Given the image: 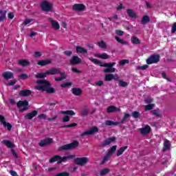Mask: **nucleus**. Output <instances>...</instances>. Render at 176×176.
I'll return each mask as SVG.
<instances>
[{"label": "nucleus", "instance_id": "1", "mask_svg": "<svg viewBox=\"0 0 176 176\" xmlns=\"http://www.w3.org/2000/svg\"><path fill=\"white\" fill-rule=\"evenodd\" d=\"M89 60L94 64H99L100 67H104L106 68L103 70L104 74H113L116 71V68L113 67L114 65H116V63L115 62L102 63L101 60L94 58H89Z\"/></svg>", "mask_w": 176, "mask_h": 176}, {"label": "nucleus", "instance_id": "2", "mask_svg": "<svg viewBox=\"0 0 176 176\" xmlns=\"http://www.w3.org/2000/svg\"><path fill=\"white\" fill-rule=\"evenodd\" d=\"M37 86L34 87L36 90H39L40 91H46L48 89V87H50L52 86V84L50 82L46 80H38L36 81Z\"/></svg>", "mask_w": 176, "mask_h": 176}, {"label": "nucleus", "instance_id": "3", "mask_svg": "<svg viewBox=\"0 0 176 176\" xmlns=\"http://www.w3.org/2000/svg\"><path fill=\"white\" fill-rule=\"evenodd\" d=\"M75 157L74 155H70L67 157H61L60 155H54L53 157L50 159V163H54L57 162L58 163H63V162H67L70 159H74Z\"/></svg>", "mask_w": 176, "mask_h": 176}, {"label": "nucleus", "instance_id": "4", "mask_svg": "<svg viewBox=\"0 0 176 176\" xmlns=\"http://www.w3.org/2000/svg\"><path fill=\"white\" fill-rule=\"evenodd\" d=\"M79 146V142L78 140H74L73 142L65 144L59 147L58 151H72L75 148Z\"/></svg>", "mask_w": 176, "mask_h": 176}, {"label": "nucleus", "instance_id": "5", "mask_svg": "<svg viewBox=\"0 0 176 176\" xmlns=\"http://www.w3.org/2000/svg\"><path fill=\"white\" fill-rule=\"evenodd\" d=\"M159 61H160V55L155 54L150 56L146 60L148 65H151V64H157Z\"/></svg>", "mask_w": 176, "mask_h": 176}, {"label": "nucleus", "instance_id": "6", "mask_svg": "<svg viewBox=\"0 0 176 176\" xmlns=\"http://www.w3.org/2000/svg\"><path fill=\"white\" fill-rule=\"evenodd\" d=\"M40 8L43 12H52L53 5H52L49 1L45 0L41 3Z\"/></svg>", "mask_w": 176, "mask_h": 176}, {"label": "nucleus", "instance_id": "7", "mask_svg": "<svg viewBox=\"0 0 176 176\" xmlns=\"http://www.w3.org/2000/svg\"><path fill=\"white\" fill-rule=\"evenodd\" d=\"M74 163L77 164V166L85 167V166L89 163V158L87 157H76L74 160Z\"/></svg>", "mask_w": 176, "mask_h": 176}, {"label": "nucleus", "instance_id": "8", "mask_svg": "<svg viewBox=\"0 0 176 176\" xmlns=\"http://www.w3.org/2000/svg\"><path fill=\"white\" fill-rule=\"evenodd\" d=\"M16 107L18 108H21V107H23V109H19V112H24L25 111H27V109H28V101L27 100H19L17 103H16Z\"/></svg>", "mask_w": 176, "mask_h": 176}, {"label": "nucleus", "instance_id": "9", "mask_svg": "<svg viewBox=\"0 0 176 176\" xmlns=\"http://www.w3.org/2000/svg\"><path fill=\"white\" fill-rule=\"evenodd\" d=\"M96 133H98V128L97 126H93L89 130L83 132L81 135L85 137V135H92V134H96Z\"/></svg>", "mask_w": 176, "mask_h": 176}, {"label": "nucleus", "instance_id": "10", "mask_svg": "<svg viewBox=\"0 0 176 176\" xmlns=\"http://www.w3.org/2000/svg\"><path fill=\"white\" fill-rule=\"evenodd\" d=\"M116 141V138L115 137H110L107 139L104 140L102 143L100 144V146H102L103 148L104 146H107V145H111V142H115Z\"/></svg>", "mask_w": 176, "mask_h": 176}, {"label": "nucleus", "instance_id": "11", "mask_svg": "<svg viewBox=\"0 0 176 176\" xmlns=\"http://www.w3.org/2000/svg\"><path fill=\"white\" fill-rule=\"evenodd\" d=\"M86 6L83 3H76L73 6V10L75 12H84Z\"/></svg>", "mask_w": 176, "mask_h": 176}, {"label": "nucleus", "instance_id": "12", "mask_svg": "<svg viewBox=\"0 0 176 176\" xmlns=\"http://www.w3.org/2000/svg\"><path fill=\"white\" fill-rule=\"evenodd\" d=\"M53 142V139L51 138H47L45 140H42L38 143L39 146H41V148H43L45 146H47V145H50Z\"/></svg>", "mask_w": 176, "mask_h": 176}, {"label": "nucleus", "instance_id": "13", "mask_svg": "<svg viewBox=\"0 0 176 176\" xmlns=\"http://www.w3.org/2000/svg\"><path fill=\"white\" fill-rule=\"evenodd\" d=\"M69 61L71 65H79L82 63V59L78 56H74Z\"/></svg>", "mask_w": 176, "mask_h": 176}, {"label": "nucleus", "instance_id": "14", "mask_svg": "<svg viewBox=\"0 0 176 176\" xmlns=\"http://www.w3.org/2000/svg\"><path fill=\"white\" fill-rule=\"evenodd\" d=\"M47 75H57L60 74V69L57 67H52L46 71Z\"/></svg>", "mask_w": 176, "mask_h": 176}, {"label": "nucleus", "instance_id": "15", "mask_svg": "<svg viewBox=\"0 0 176 176\" xmlns=\"http://www.w3.org/2000/svg\"><path fill=\"white\" fill-rule=\"evenodd\" d=\"M2 76L6 79V80H9V79H13V78H14V75L12 72H4L2 74Z\"/></svg>", "mask_w": 176, "mask_h": 176}, {"label": "nucleus", "instance_id": "16", "mask_svg": "<svg viewBox=\"0 0 176 176\" xmlns=\"http://www.w3.org/2000/svg\"><path fill=\"white\" fill-rule=\"evenodd\" d=\"M38 115V111L34 110L30 113H27L25 116V119H28L29 120H31L33 118H35Z\"/></svg>", "mask_w": 176, "mask_h": 176}, {"label": "nucleus", "instance_id": "17", "mask_svg": "<svg viewBox=\"0 0 176 176\" xmlns=\"http://www.w3.org/2000/svg\"><path fill=\"white\" fill-rule=\"evenodd\" d=\"M32 94V91H31V90L30 89H23L19 91V96L21 97H28L31 96Z\"/></svg>", "mask_w": 176, "mask_h": 176}, {"label": "nucleus", "instance_id": "18", "mask_svg": "<svg viewBox=\"0 0 176 176\" xmlns=\"http://www.w3.org/2000/svg\"><path fill=\"white\" fill-rule=\"evenodd\" d=\"M50 64H52V60L50 59L40 60L37 62V65H40L41 67H45L46 65H49Z\"/></svg>", "mask_w": 176, "mask_h": 176}, {"label": "nucleus", "instance_id": "19", "mask_svg": "<svg viewBox=\"0 0 176 176\" xmlns=\"http://www.w3.org/2000/svg\"><path fill=\"white\" fill-rule=\"evenodd\" d=\"M72 94H74V96H82V94H83V91H82L80 88H72Z\"/></svg>", "mask_w": 176, "mask_h": 176}, {"label": "nucleus", "instance_id": "20", "mask_svg": "<svg viewBox=\"0 0 176 176\" xmlns=\"http://www.w3.org/2000/svg\"><path fill=\"white\" fill-rule=\"evenodd\" d=\"M120 111V109L115 106H109L107 107V113H113V112H117Z\"/></svg>", "mask_w": 176, "mask_h": 176}, {"label": "nucleus", "instance_id": "21", "mask_svg": "<svg viewBox=\"0 0 176 176\" xmlns=\"http://www.w3.org/2000/svg\"><path fill=\"white\" fill-rule=\"evenodd\" d=\"M19 65H21V67H28L30 65V61L27 60V59H20L18 61Z\"/></svg>", "mask_w": 176, "mask_h": 176}, {"label": "nucleus", "instance_id": "22", "mask_svg": "<svg viewBox=\"0 0 176 176\" xmlns=\"http://www.w3.org/2000/svg\"><path fill=\"white\" fill-rule=\"evenodd\" d=\"M141 134H149L151 133V126L146 125L145 127L140 129Z\"/></svg>", "mask_w": 176, "mask_h": 176}, {"label": "nucleus", "instance_id": "23", "mask_svg": "<svg viewBox=\"0 0 176 176\" xmlns=\"http://www.w3.org/2000/svg\"><path fill=\"white\" fill-rule=\"evenodd\" d=\"M2 144H3V145H6V146H7V148H14V144L13 143H12V142H10V140H4L1 142Z\"/></svg>", "mask_w": 176, "mask_h": 176}, {"label": "nucleus", "instance_id": "24", "mask_svg": "<svg viewBox=\"0 0 176 176\" xmlns=\"http://www.w3.org/2000/svg\"><path fill=\"white\" fill-rule=\"evenodd\" d=\"M126 13L131 19H137V14L134 12V11L131 9H127L126 10Z\"/></svg>", "mask_w": 176, "mask_h": 176}, {"label": "nucleus", "instance_id": "25", "mask_svg": "<svg viewBox=\"0 0 176 176\" xmlns=\"http://www.w3.org/2000/svg\"><path fill=\"white\" fill-rule=\"evenodd\" d=\"M60 113L62 115H68L69 116H75V115H76V113H75V111L73 110L63 111H60Z\"/></svg>", "mask_w": 176, "mask_h": 176}, {"label": "nucleus", "instance_id": "26", "mask_svg": "<svg viewBox=\"0 0 176 176\" xmlns=\"http://www.w3.org/2000/svg\"><path fill=\"white\" fill-rule=\"evenodd\" d=\"M76 53H83L84 54H87V50L80 46H76Z\"/></svg>", "mask_w": 176, "mask_h": 176}, {"label": "nucleus", "instance_id": "27", "mask_svg": "<svg viewBox=\"0 0 176 176\" xmlns=\"http://www.w3.org/2000/svg\"><path fill=\"white\" fill-rule=\"evenodd\" d=\"M128 148H129V146H122V147L120 148V149L118 150L116 152L117 156H122V155H123V153L124 152V151H126V149H127Z\"/></svg>", "mask_w": 176, "mask_h": 176}, {"label": "nucleus", "instance_id": "28", "mask_svg": "<svg viewBox=\"0 0 176 176\" xmlns=\"http://www.w3.org/2000/svg\"><path fill=\"white\" fill-rule=\"evenodd\" d=\"M149 21H151V18H149V16L144 15L142 19L141 23L143 25H145V24H147V23H149Z\"/></svg>", "mask_w": 176, "mask_h": 176}, {"label": "nucleus", "instance_id": "29", "mask_svg": "<svg viewBox=\"0 0 176 176\" xmlns=\"http://www.w3.org/2000/svg\"><path fill=\"white\" fill-rule=\"evenodd\" d=\"M104 123L106 126H118V124H120L119 122H113L112 120H106Z\"/></svg>", "mask_w": 176, "mask_h": 176}, {"label": "nucleus", "instance_id": "30", "mask_svg": "<svg viewBox=\"0 0 176 176\" xmlns=\"http://www.w3.org/2000/svg\"><path fill=\"white\" fill-rule=\"evenodd\" d=\"M6 19V10H0V21H4Z\"/></svg>", "mask_w": 176, "mask_h": 176}, {"label": "nucleus", "instance_id": "31", "mask_svg": "<svg viewBox=\"0 0 176 176\" xmlns=\"http://www.w3.org/2000/svg\"><path fill=\"white\" fill-rule=\"evenodd\" d=\"M47 74H46V72L45 73H37L36 75H34L35 78L36 79H43L46 78V76Z\"/></svg>", "mask_w": 176, "mask_h": 176}, {"label": "nucleus", "instance_id": "32", "mask_svg": "<svg viewBox=\"0 0 176 176\" xmlns=\"http://www.w3.org/2000/svg\"><path fill=\"white\" fill-rule=\"evenodd\" d=\"M51 23L54 30H60V24H58V22L52 20Z\"/></svg>", "mask_w": 176, "mask_h": 176}, {"label": "nucleus", "instance_id": "33", "mask_svg": "<svg viewBox=\"0 0 176 176\" xmlns=\"http://www.w3.org/2000/svg\"><path fill=\"white\" fill-rule=\"evenodd\" d=\"M131 43L133 45H140V43H141V41H140V38H138V37L134 36L131 37Z\"/></svg>", "mask_w": 176, "mask_h": 176}, {"label": "nucleus", "instance_id": "34", "mask_svg": "<svg viewBox=\"0 0 176 176\" xmlns=\"http://www.w3.org/2000/svg\"><path fill=\"white\" fill-rule=\"evenodd\" d=\"M81 116H87L89 115V109H87V106H85L84 109L80 112Z\"/></svg>", "mask_w": 176, "mask_h": 176}, {"label": "nucleus", "instance_id": "35", "mask_svg": "<svg viewBox=\"0 0 176 176\" xmlns=\"http://www.w3.org/2000/svg\"><path fill=\"white\" fill-rule=\"evenodd\" d=\"M112 80H113V74H108L105 75L104 80H106V82H111Z\"/></svg>", "mask_w": 176, "mask_h": 176}, {"label": "nucleus", "instance_id": "36", "mask_svg": "<svg viewBox=\"0 0 176 176\" xmlns=\"http://www.w3.org/2000/svg\"><path fill=\"white\" fill-rule=\"evenodd\" d=\"M116 148H118V146L115 145L113 146L111 148L109 149L108 154L111 156V155H113L115 152H116Z\"/></svg>", "mask_w": 176, "mask_h": 176}, {"label": "nucleus", "instance_id": "37", "mask_svg": "<svg viewBox=\"0 0 176 176\" xmlns=\"http://www.w3.org/2000/svg\"><path fill=\"white\" fill-rule=\"evenodd\" d=\"M73 83L72 82H63L60 85V87L62 89H65L67 87H71L72 86Z\"/></svg>", "mask_w": 176, "mask_h": 176}, {"label": "nucleus", "instance_id": "38", "mask_svg": "<svg viewBox=\"0 0 176 176\" xmlns=\"http://www.w3.org/2000/svg\"><path fill=\"white\" fill-rule=\"evenodd\" d=\"M98 58H102V60H108L109 58V55L107 53H103L102 54L98 55Z\"/></svg>", "mask_w": 176, "mask_h": 176}, {"label": "nucleus", "instance_id": "39", "mask_svg": "<svg viewBox=\"0 0 176 176\" xmlns=\"http://www.w3.org/2000/svg\"><path fill=\"white\" fill-rule=\"evenodd\" d=\"M129 63H130V60H129V59H122V60H120L119 66L124 67V65H126V64H129Z\"/></svg>", "mask_w": 176, "mask_h": 176}, {"label": "nucleus", "instance_id": "40", "mask_svg": "<svg viewBox=\"0 0 176 176\" xmlns=\"http://www.w3.org/2000/svg\"><path fill=\"white\" fill-rule=\"evenodd\" d=\"M110 155L109 153H107L106 155L104 157L103 160L100 162L101 165L105 164L108 160H109Z\"/></svg>", "mask_w": 176, "mask_h": 176}, {"label": "nucleus", "instance_id": "41", "mask_svg": "<svg viewBox=\"0 0 176 176\" xmlns=\"http://www.w3.org/2000/svg\"><path fill=\"white\" fill-rule=\"evenodd\" d=\"M76 126H78V124L72 123L67 125H63L60 126V129H69L70 127H76Z\"/></svg>", "mask_w": 176, "mask_h": 176}, {"label": "nucleus", "instance_id": "42", "mask_svg": "<svg viewBox=\"0 0 176 176\" xmlns=\"http://www.w3.org/2000/svg\"><path fill=\"white\" fill-rule=\"evenodd\" d=\"M118 85L120 86V87H127V86H129V83L123 81V80H120Z\"/></svg>", "mask_w": 176, "mask_h": 176}, {"label": "nucleus", "instance_id": "43", "mask_svg": "<svg viewBox=\"0 0 176 176\" xmlns=\"http://www.w3.org/2000/svg\"><path fill=\"white\" fill-rule=\"evenodd\" d=\"M109 171H111V170H109V168H104L100 171V176H103V175H107V174H109Z\"/></svg>", "mask_w": 176, "mask_h": 176}, {"label": "nucleus", "instance_id": "44", "mask_svg": "<svg viewBox=\"0 0 176 176\" xmlns=\"http://www.w3.org/2000/svg\"><path fill=\"white\" fill-rule=\"evenodd\" d=\"M151 115H153L154 116H156V118H160V112H159V110H152L151 111Z\"/></svg>", "mask_w": 176, "mask_h": 176}, {"label": "nucleus", "instance_id": "45", "mask_svg": "<svg viewBox=\"0 0 176 176\" xmlns=\"http://www.w3.org/2000/svg\"><path fill=\"white\" fill-rule=\"evenodd\" d=\"M130 118V114L129 113H125L122 119L119 122V123H124L127 119Z\"/></svg>", "mask_w": 176, "mask_h": 176}, {"label": "nucleus", "instance_id": "46", "mask_svg": "<svg viewBox=\"0 0 176 176\" xmlns=\"http://www.w3.org/2000/svg\"><path fill=\"white\" fill-rule=\"evenodd\" d=\"M46 93H48V94H54V93H56V89L53 87H48L47 90L45 91Z\"/></svg>", "mask_w": 176, "mask_h": 176}, {"label": "nucleus", "instance_id": "47", "mask_svg": "<svg viewBox=\"0 0 176 176\" xmlns=\"http://www.w3.org/2000/svg\"><path fill=\"white\" fill-rule=\"evenodd\" d=\"M3 126V127H7V130H8V131H10V130H12L13 127V126L11 125L10 122H6Z\"/></svg>", "mask_w": 176, "mask_h": 176}, {"label": "nucleus", "instance_id": "48", "mask_svg": "<svg viewBox=\"0 0 176 176\" xmlns=\"http://www.w3.org/2000/svg\"><path fill=\"white\" fill-rule=\"evenodd\" d=\"M98 45L100 47H102V49H107V43L104 42V41L101 40L100 43H98Z\"/></svg>", "mask_w": 176, "mask_h": 176}, {"label": "nucleus", "instance_id": "49", "mask_svg": "<svg viewBox=\"0 0 176 176\" xmlns=\"http://www.w3.org/2000/svg\"><path fill=\"white\" fill-rule=\"evenodd\" d=\"M170 148V141L166 140L164 144V151H166Z\"/></svg>", "mask_w": 176, "mask_h": 176}, {"label": "nucleus", "instance_id": "50", "mask_svg": "<svg viewBox=\"0 0 176 176\" xmlns=\"http://www.w3.org/2000/svg\"><path fill=\"white\" fill-rule=\"evenodd\" d=\"M153 107H155V104H148L146 105L145 111H151V110L153 109Z\"/></svg>", "mask_w": 176, "mask_h": 176}, {"label": "nucleus", "instance_id": "51", "mask_svg": "<svg viewBox=\"0 0 176 176\" xmlns=\"http://www.w3.org/2000/svg\"><path fill=\"white\" fill-rule=\"evenodd\" d=\"M140 113L138 111H133L132 113V116L134 118V119H138V118H140Z\"/></svg>", "mask_w": 176, "mask_h": 176}, {"label": "nucleus", "instance_id": "52", "mask_svg": "<svg viewBox=\"0 0 176 176\" xmlns=\"http://www.w3.org/2000/svg\"><path fill=\"white\" fill-rule=\"evenodd\" d=\"M115 39L118 42V43H121L122 45H126V41L122 40V38H119V36H116Z\"/></svg>", "mask_w": 176, "mask_h": 176}, {"label": "nucleus", "instance_id": "53", "mask_svg": "<svg viewBox=\"0 0 176 176\" xmlns=\"http://www.w3.org/2000/svg\"><path fill=\"white\" fill-rule=\"evenodd\" d=\"M6 122V118H5V116H3V115H0V123H1V124H3V126Z\"/></svg>", "mask_w": 176, "mask_h": 176}, {"label": "nucleus", "instance_id": "54", "mask_svg": "<svg viewBox=\"0 0 176 176\" xmlns=\"http://www.w3.org/2000/svg\"><path fill=\"white\" fill-rule=\"evenodd\" d=\"M19 79H28V75L27 74H21V75H19Z\"/></svg>", "mask_w": 176, "mask_h": 176}, {"label": "nucleus", "instance_id": "55", "mask_svg": "<svg viewBox=\"0 0 176 176\" xmlns=\"http://www.w3.org/2000/svg\"><path fill=\"white\" fill-rule=\"evenodd\" d=\"M144 101L146 104H152V102H153V98H146L144 99Z\"/></svg>", "mask_w": 176, "mask_h": 176}, {"label": "nucleus", "instance_id": "56", "mask_svg": "<svg viewBox=\"0 0 176 176\" xmlns=\"http://www.w3.org/2000/svg\"><path fill=\"white\" fill-rule=\"evenodd\" d=\"M31 21H32V19H25L22 25L23 27H25V25H27L28 24H30V23H31Z\"/></svg>", "mask_w": 176, "mask_h": 176}, {"label": "nucleus", "instance_id": "57", "mask_svg": "<svg viewBox=\"0 0 176 176\" xmlns=\"http://www.w3.org/2000/svg\"><path fill=\"white\" fill-rule=\"evenodd\" d=\"M64 79H67V76H60L58 78H55V82H61V80H64Z\"/></svg>", "mask_w": 176, "mask_h": 176}, {"label": "nucleus", "instance_id": "58", "mask_svg": "<svg viewBox=\"0 0 176 176\" xmlns=\"http://www.w3.org/2000/svg\"><path fill=\"white\" fill-rule=\"evenodd\" d=\"M33 56L35 58H37V57H42V53L40 52H35Z\"/></svg>", "mask_w": 176, "mask_h": 176}, {"label": "nucleus", "instance_id": "59", "mask_svg": "<svg viewBox=\"0 0 176 176\" xmlns=\"http://www.w3.org/2000/svg\"><path fill=\"white\" fill-rule=\"evenodd\" d=\"M63 54H65V56H67V57H71V56H72V51H65L63 52Z\"/></svg>", "mask_w": 176, "mask_h": 176}, {"label": "nucleus", "instance_id": "60", "mask_svg": "<svg viewBox=\"0 0 176 176\" xmlns=\"http://www.w3.org/2000/svg\"><path fill=\"white\" fill-rule=\"evenodd\" d=\"M38 119H47V116L45 114H40L38 116Z\"/></svg>", "mask_w": 176, "mask_h": 176}, {"label": "nucleus", "instance_id": "61", "mask_svg": "<svg viewBox=\"0 0 176 176\" xmlns=\"http://www.w3.org/2000/svg\"><path fill=\"white\" fill-rule=\"evenodd\" d=\"M63 123H65L67 122H69V116H65V117L63 118Z\"/></svg>", "mask_w": 176, "mask_h": 176}, {"label": "nucleus", "instance_id": "62", "mask_svg": "<svg viewBox=\"0 0 176 176\" xmlns=\"http://www.w3.org/2000/svg\"><path fill=\"white\" fill-rule=\"evenodd\" d=\"M171 32L172 34H174L176 32V23H174L173 26H172V29H171Z\"/></svg>", "mask_w": 176, "mask_h": 176}, {"label": "nucleus", "instance_id": "63", "mask_svg": "<svg viewBox=\"0 0 176 176\" xmlns=\"http://www.w3.org/2000/svg\"><path fill=\"white\" fill-rule=\"evenodd\" d=\"M113 80L119 82L120 79H119V76L118 74H113Z\"/></svg>", "mask_w": 176, "mask_h": 176}, {"label": "nucleus", "instance_id": "64", "mask_svg": "<svg viewBox=\"0 0 176 176\" xmlns=\"http://www.w3.org/2000/svg\"><path fill=\"white\" fill-rule=\"evenodd\" d=\"M96 86H99V87H101L102 85H104V81L102 80H98L96 82Z\"/></svg>", "mask_w": 176, "mask_h": 176}]
</instances>
